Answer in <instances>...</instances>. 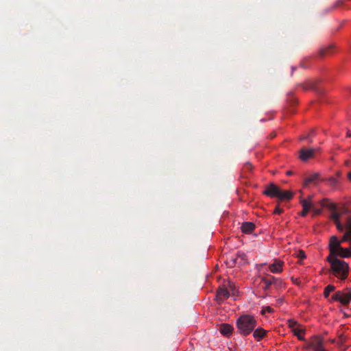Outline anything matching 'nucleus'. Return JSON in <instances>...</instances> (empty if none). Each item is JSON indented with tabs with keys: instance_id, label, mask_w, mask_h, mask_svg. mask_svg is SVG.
Returning a JSON list of instances; mask_svg holds the SVG:
<instances>
[{
	"instance_id": "8",
	"label": "nucleus",
	"mask_w": 351,
	"mask_h": 351,
	"mask_svg": "<svg viewBox=\"0 0 351 351\" xmlns=\"http://www.w3.org/2000/svg\"><path fill=\"white\" fill-rule=\"evenodd\" d=\"M300 203L302 206V210L301 212V216L305 217L310 210L313 208V202L311 197L308 199H304L300 200Z\"/></svg>"
},
{
	"instance_id": "18",
	"label": "nucleus",
	"mask_w": 351,
	"mask_h": 351,
	"mask_svg": "<svg viewBox=\"0 0 351 351\" xmlns=\"http://www.w3.org/2000/svg\"><path fill=\"white\" fill-rule=\"evenodd\" d=\"M283 213V209L280 208L279 206H276L274 210V214L280 215Z\"/></svg>"
},
{
	"instance_id": "15",
	"label": "nucleus",
	"mask_w": 351,
	"mask_h": 351,
	"mask_svg": "<svg viewBox=\"0 0 351 351\" xmlns=\"http://www.w3.org/2000/svg\"><path fill=\"white\" fill-rule=\"evenodd\" d=\"M335 286L333 285H329L328 286L326 287V288L324 289V295L325 296V298H328L330 295V293L331 292H332L333 291H335Z\"/></svg>"
},
{
	"instance_id": "7",
	"label": "nucleus",
	"mask_w": 351,
	"mask_h": 351,
	"mask_svg": "<svg viewBox=\"0 0 351 351\" xmlns=\"http://www.w3.org/2000/svg\"><path fill=\"white\" fill-rule=\"evenodd\" d=\"M323 342V339L321 337L313 336L311 338L308 347L311 348L313 351H316L324 347Z\"/></svg>"
},
{
	"instance_id": "11",
	"label": "nucleus",
	"mask_w": 351,
	"mask_h": 351,
	"mask_svg": "<svg viewBox=\"0 0 351 351\" xmlns=\"http://www.w3.org/2000/svg\"><path fill=\"white\" fill-rule=\"evenodd\" d=\"M233 327L229 324H221L219 326V332L220 333L227 337H229L232 335L233 332Z\"/></svg>"
},
{
	"instance_id": "17",
	"label": "nucleus",
	"mask_w": 351,
	"mask_h": 351,
	"mask_svg": "<svg viewBox=\"0 0 351 351\" xmlns=\"http://www.w3.org/2000/svg\"><path fill=\"white\" fill-rule=\"evenodd\" d=\"M297 257H298L300 259H304L306 258V255H305V253L304 251L302 250H300L298 253H297Z\"/></svg>"
},
{
	"instance_id": "20",
	"label": "nucleus",
	"mask_w": 351,
	"mask_h": 351,
	"mask_svg": "<svg viewBox=\"0 0 351 351\" xmlns=\"http://www.w3.org/2000/svg\"><path fill=\"white\" fill-rule=\"evenodd\" d=\"M328 50H329V49H322V50L321 51V53H322V55H326V54H328Z\"/></svg>"
},
{
	"instance_id": "24",
	"label": "nucleus",
	"mask_w": 351,
	"mask_h": 351,
	"mask_svg": "<svg viewBox=\"0 0 351 351\" xmlns=\"http://www.w3.org/2000/svg\"><path fill=\"white\" fill-rule=\"evenodd\" d=\"M287 175H291V172L290 171H287Z\"/></svg>"
},
{
	"instance_id": "4",
	"label": "nucleus",
	"mask_w": 351,
	"mask_h": 351,
	"mask_svg": "<svg viewBox=\"0 0 351 351\" xmlns=\"http://www.w3.org/2000/svg\"><path fill=\"white\" fill-rule=\"evenodd\" d=\"M263 193L271 198L276 197L280 200H290L293 196L291 191H282L274 184H269L263 191Z\"/></svg>"
},
{
	"instance_id": "3",
	"label": "nucleus",
	"mask_w": 351,
	"mask_h": 351,
	"mask_svg": "<svg viewBox=\"0 0 351 351\" xmlns=\"http://www.w3.org/2000/svg\"><path fill=\"white\" fill-rule=\"evenodd\" d=\"M256 326L254 317L250 315H243L237 320V326L239 333L247 335L252 332Z\"/></svg>"
},
{
	"instance_id": "12",
	"label": "nucleus",
	"mask_w": 351,
	"mask_h": 351,
	"mask_svg": "<svg viewBox=\"0 0 351 351\" xmlns=\"http://www.w3.org/2000/svg\"><path fill=\"white\" fill-rule=\"evenodd\" d=\"M230 293L228 291L223 288L219 287L217 291L216 297L219 300H224L229 298Z\"/></svg>"
},
{
	"instance_id": "13",
	"label": "nucleus",
	"mask_w": 351,
	"mask_h": 351,
	"mask_svg": "<svg viewBox=\"0 0 351 351\" xmlns=\"http://www.w3.org/2000/svg\"><path fill=\"white\" fill-rule=\"evenodd\" d=\"M241 231L245 234H250L255 229V225L252 222H244L241 226Z\"/></svg>"
},
{
	"instance_id": "16",
	"label": "nucleus",
	"mask_w": 351,
	"mask_h": 351,
	"mask_svg": "<svg viewBox=\"0 0 351 351\" xmlns=\"http://www.w3.org/2000/svg\"><path fill=\"white\" fill-rule=\"evenodd\" d=\"M273 312H274V309H273L271 307H270V306H263V307L262 308V310H261V314H262V315H265L267 313H273Z\"/></svg>"
},
{
	"instance_id": "5",
	"label": "nucleus",
	"mask_w": 351,
	"mask_h": 351,
	"mask_svg": "<svg viewBox=\"0 0 351 351\" xmlns=\"http://www.w3.org/2000/svg\"><path fill=\"white\" fill-rule=\"evenodd\" d=\"M287 326L291 330L293 335L296 336L300 341H304L305 339L304 334L306 330L302 325L295 319H289L287 320Z\"/></svg>"
},
{
	"instance_id": "22",
	"label": "nucleus",
	"mask_w": 351,
	"mask_h": 351,
	"mask_svg": "<svg viewBox=\"0 0 351 351\" xmlns=\"http://www.w3.org/2000/svg\"><path fill=\"white\" fill-rule=\"evenodd\" d=\"M348 179L351 181V171L348 175Z\"/></svg>"
},
{
	"instance_id": "21",
	"label": "nucleus",
	"mask_w": 351,
	"mask_h": 351,
	"mask_svg": "<svg viewBox=\"0 0 351 351\" xmlns=\"http://www.w3.org/2000/svg\"><path fill=\"white\" fill-rule=\"evenodd\" d=\"M311 181V178H307L306 180H305V184H307L309 182Z\"/></svg>"
},
{
	"instance_id": "14",
	"label": "nucleus",
	"mask_w": 351,
	"mask_h": 351,
	"mask_svg": "<svg viewBox=\"0 0 351 351\" xmlns=\"http://www.w3.org/2000/svg\"><path fill=\"white\" fill-rule=\"evenodd\" d=\"M267 331L262 328H256L253 333L254 337L257 340L260 341L267 335Z\"/></svg>"
},
{
	"instance_id": "6",
	"label": "nucleus",
	"mask_w": 351,
	"mask_h": 351,
	"mask_svg": "<svg viewBox=\"0 0 351 351\" xmlns=\"http://www.w3.org/2000/svg\"><path fill=\"white\" fill-rule=\"evenodd\" d=\"M330 300L339 302L343 305L348 304L351 302V292L348 290L337 291L332 295Z\"/></svg>"
},
{
	"instance_id": "9",
	"label": "nucleus",
	"mask_w": 351,
	"mask_h": 351,
	"mask_svg": "<svg viewBox=\"0 0 351 351\" xmlns=\"http://www.w3.org/2000/svg\"><path fill=\"white\" fill-rule=\"evenodd\" d=\"M315 151L314 149H302L300 151L299 158L303 161H306L314 157Z\"/></svg>"
},
{
	"instance_id": "19",
	"label": "nucleus",
	"mask_w": 351,
	"mask_h": 351,
	"mask_svg": "<svg viewBox=\"0 0 351 351\" xmlns=\"http://www.w3.org/2000/svg\"><path fill=\"white\" fill-rule=\"evenodd\" d=\"M312 210L313 212V215H319L321 213H322V209L321 208H312Z\"/></svg>"
},
{
	"instance_id": "10",
	"label": "nucleus",
	"mask_w": 351,
	"mask_h": 351,
	"mask_svg": "<svg viewBox=\"0 0 351 351\" xmlns=\"http://www.w3.org/2000/svg\"><path fill=\"white\" fill-rule=\"evenodd\" d=\"M283 265V261L275 260V261L269 266V269L273 274L280 273L282 271Z\"/></svg>"
},
{
	"instance_id": "2",
	"label": "nucleus",
	"mask_w": 351,
	"mask_h": 351,
	"mask_svg": "<svg viewBox=\"0 0 351 351\" xmlns=\"http://www.w3.org/2000/svg\"><path fill=\"white\" fill-rule=\"evenodd\" d=\"M327 261L330 266L331 274L340 280H345L348 278L350 267L346 261L332 256H328Z\"/></svg>"
},
{
	"instance_id": "1",
	"label": "nucleus",
	"mask_w": 351,
	"mask_h": 351,
	"mask_svg": "<svg viewBox=\"0 0 351 351\" xmlns=\"http://www.w3.org/2000/svg\"><path fill=\"white\" fill-rule=\"evenodd\" d=\"M319 203L322 207H328L332 210L330 219L339 231L346 229L341 240L335 236L330 237L328 256L351 258V213L345 208H337L335 204L327 199H322Z\"/></svg>"
},
{
	"instance_id": "23",
	"label": "nucleus",
	"mask_w": 351,
	"mask_h": 351,
	"mask_svg": "<svg viewBox=\"0 0 351 351\" xmlns=\"http://www.w3.org/2000/svg\"><path fill=\"white\" fill-rule=\"evenodd\" d=\"M350 135H351V134H350V132H347V136H350Z\"/></svg>"
}]
</instances>
